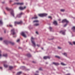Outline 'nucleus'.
<instances>
[{
    "instance_id": "nucleus-25",
    "label": "nucleus",
    "mask_w": 75,
    "mask_h": 75,
    "mask_svg": "<svg viewBox=\"0 0 75 75\" xmlns=\"http://www.w3.org/2000/svg\"><path fill=\"white\" fill-rule=\"evenodd\" d=\"M60 11L62 12H64L65 11V10L64 9H61Z\"/></svg>"
},
{
    "instance_id": "nucleus-8",
    "label": "nucleus",
    "mask_w": 75,
    "mask_h": 75,
    "mask_svg": "<svg viewBox=\"0 0 75 75\" xmlns=\"http://www.w3.org/2000/svg\"><path fill=\"white\" fill-rule=\"evenodd\" d=\"M66 22L67 23H68L69 22L66 19H64L62 21V23H64Z\"/></svg>"
},
{
    "instance_id": "nucleus-27",
    "label": "nucleus",
    "mask_w": 75,
    "mask_h": 75,
    "mask_svg": "<svg viewBox=\"0 0 75 75\" xmlns=\"http://www.w3.org/2000/svg\"><path fill=\"white\" fill-rule=\"evenodd\" d=\"M2 24H3V22L1 20H0V24L2 25Z\"/></svg>"
},
{
    "instance_id": "nucleus-48",
    "label": "nucleus",
    "mask_w": 75,
    "mask_h": 75,
    "mask_svg": "<svg viewBox=\"0 0 75 75\" xmlns=\"http://www.w3.org/2000/svg\"><path fill=\"white\" fill-rule=\"evenodd\" d=\"M0 69H2V67H0Z\"/></svg>"
},
{
    "instance_id": "nucleus-5",
    "label": "nucleus",
    "mask_w": 75,
    "mask_h": 75,
    "mask_svg": "<svg viewBox=\"0 0 75 75\" xmlns=\"http://www.w3.org/2000/svg\"><path fill=\"white\" fill-rule=\"evenodd\" d=\"M23 23V22L22 21H20V22H17L15 21L14 22V24H15V26L16 25V24H22Z\"/></svg>"
},
{
    "instance_id": "nucleus-46",
    "label": "nucleus",
    "mask_w": 75,
    "mask_h": 75,
    "mask_svg": "<svg viewBox=\"0 0 75 75\" xmlns=\"http://www.w3.org/2000/svg\"><path fill=\"white\" fill-rule=\"evenodd\" d=\"M35 75H38V74H35Z\"/></svg>"
},
{
    "instance_id": "nucleus-53",
    "label": "nucleus",
    "mask_w": 75,
    "mask_h": 75,
    "mask_svg": "<svg viewBox=\"0 0 75 75\" xmlns=\"http://www.w3.org/2000/svg\"><path fill=\"white\" fill-rule=\"evenodd\" d=\"M12 2V1H10V2Z\"/></svg>"
},
{
    "instance_id": "nucleus-34",
    "label": "nucleus",
    "mask_w": 75,
    "mask_h": 75,
    "mask_svg": "<svg viewBox=\"0 0 75 75\" xmlns=\"http://www.w3.org/2000/svg\"><path fill=\"white\" fill-rule=\"evenodd\" d=\"M39 70H42V69L41 67H40V69H39Z\"/></svg>"
},
{
    "instance_id": "nucleus-45",
    "label": "nucleus",
    "mask_w": 75,
    "mask_h": 75,
    "mask_svg": "<svg viewBox=\"0 0 75 75\" xmlns=\"http://www.w3.org/2000/svg\"><path fill=\"white\" fill-rule=\"evenodd\" d=\"M33 63H35V62L33 61Z\"/></svg>"
},
{
    "instance_id": "nucleus-20",
    "label": "nucleus",
    "mask_w": 75,
    "mask_h": 75,
    "mask_svg": "<svg viewBox=\"0 0 75 75\" xmlns=\"http://www.w3.org/2000/svg\"><path fill=\"white\" fill-rule=\"evenodd\" d=\"M21 73H22V72H21V71H20V72H18V73H17V75H20Z\"/></svg>"
},
{
    "instance_id": "nucleus-17",
    "label": "nucleus",
    "mask_w": 75,
    "mask_h": 75,
    "mask_svg": "<svg viewBox=\"0 0 75 75\" xmlns=\"http://www.w3.org/2000/svg\"><path fill=\"white\" fill-rule=\"evenodd\" d=\"M35 17H33L32 18V19L38 18V17L37 16H36V15H35Z\"/></svg>"
},
{
    "instance_id": "nucleus-2",
    "label": "nucleus",
    "mask_w": 75,
    "mask_h": 75,
    "mask_svg": "<svg viewBox=\"0 0 75 75\" xmlns=\"http://www.w3.org/2000/svg\"><path fill=\"white\" fill-rule=\"evenodd\" d=\"M34 38L33 37H32L31 39V41L32 42V44L33 45V47H36V45L35 44V41H34Z\"/></svg>"
},
{
    "instance_id": "nucleus-11",
    "label": "nucleus",
    "mask_w": 75,
    "mask_h": 75,
    "mask_svg": "<svg viewBox=\"0 0 75 75\" xmlns=\"http://www.w3.org/2000/svg\"><path fill=\"white\" fill-rule=\"evenodd\" d=\"M21 35H22L24 38H26V35L25 34L24 32H22L21 33Z\"/></svg>"
},
{
    "instance_id": "nucleus-43",
    "label": "nucleus",
    "mask_w": 75,
    "mask_h": 75,
    "mask_svg": "<svg viewBox=\"0 0 75 75\" xmlns=\"http://www.w3.org/2000/svg\"><path fill=\"white\" fill-rule=\"evenodd\" d=\"M36 33L37 34H38V31H36Z\"/></svg>"
},
{
    "instance_id": "nucleus-1",
    "label": "nucleus",
    "mask_w": 75,
    "mask_h": 75,
    "mask_svg": "<svg viewBox=\"0 0 75 75\" xmlns=\"http://www.w3.org/2000/svg\"><path fill=\"white\" fill-rule=\"evenodd\" d=\"M6 10L8 11H11V14L14 17V14L13 13V9H10L8 7H6Z\"/></svg>"
},
{
    "instance_id": "nucleus-23",
    "label": "nucleus",
    "mask_w": 75,
    "mask_h": 75,
    "mask_svg": "<svg viewBox=\"0 0 75 75\" xmlns=\"http://www.w3.org/2000/svg\"><path fill=\"white\" fill-rule=\"evenodd\" d=\"M34 26H38L39 25V23H37L34 24Z\"/></svg>"
},
{
    "instance_id": "nucleus-19",
    "label": "nucleus",
    "mask_w": 75,
    "mask_h": 75,
    "mask_svg": "<svg viewBox=\"0 0 75 75\" xmlns=\"http://www.w3.org/2000/svg\"><path fill=\"white\" fill-rule=\"evenodd\" d=\"M9 68L10 70L12 69L13 68V67H12V66H9Z\"/></svg>"
},
{
    "instance_id": "nucleus-42",
    "label": "nucleus",
    "mask_w": 75,
    "mask_h": 75,
    "mask_svg": "<svg viewBox=\"0 0 75 75\" xmlns=\"http://www.w3.org/2000/svg\"><path fill=\"white\" fill-rule=\"evenodd\" d=\"M66 75H70V74H69V73H68V74H66Z\"/></svg>"
},
{
    "instance_id": "nucleus-39",
    "label": "nucleus",
    "mask_w": 75,
    "mask_h": 75,
    "mask_svg": "<svg viewBox=\"0 0 75 75\" xmlns=\"http://www.w3.org/2000/svg\"><path fill=\"white\" fill-rule=\"evenodd\" d=\"M58 48L59 49H61V47H58Z\"/></svg>"
},
{
    "instance_id": "nucleus-54",
    "label": "nucleus",
    "mask_w": 75,
    "mask_h": 75,
    "mask_svg": "<svg viewBox=\"0 0 75 75\" xmlns=\"http://www.w3.org/2000/svg\"><path fill=\"white\" fill-rule=\"evenodd\" d=\"M27 40H26V42H27Z\"/></svg>"
},
{
    "instance_id": "nucleus-50",
    "label": "nucleus",
    "mask_w": 75,
    "mask_h": 75,
    "mask_svg": "<svg viewBox=\"0 0 75 75\" xmlns=\"http://www.w3.org/2000/svg\"><path fill=\"white\" fill-rule=\"evenodd\" d=\"M4 33H6V31L5 30L4 31Z\"/></svg>"
},
{
    "instance_id": "nucleus-31",
    "label": "nucleus",
    "mask_w": 75,
    "mask_h": 75,
    "mask_svg": "<svg viewBox=\"0 0 75 75\" xmlns=\"http://www.w3.org/2000/svg\"><path fill=\"white\" fill-rule=\"evenodd\" d=\"M49 28H50V31H51V30H52V27H50Z\"/></svg>"
},
{
    "instance_id": "nucleus-15",
    "label": "nucleus",
    "mask_w": 75,
    "mask_h": 75,
    "mask_svg": "<svg viewBox=\"0 0 75 75\" xmlns=\"http://www.w3.org/2000/svg\"><path fill=\"white\" fill-rule=\"evenodd\" d=\"M53 64L55 65H58L59 64V63H55L54 62H53Z\"/></svg>"
},
{
    "instance_id": "nucleus-3",
    "label": "nucleus",
    "mask_w": 75,
    "mask_h": 75,
    "mask_svg": "<svg viewBox=\"0 0 75 75\" xmlns=\"http://www.w3.org/2000/svg\"><path fill=\"white\" fill-rule=\"evenodd\" d=\"M4 42L6 44H7L8 43H10V44L13 45L14 44V43L13 42H12L10 41L8 42L7 40H4Z\"/></svg>"
},
{
    "instance_id": "nucleus-37",
    "label": "nucleus",
    "mask_w": 75,
    "mask_h": 75,
    "mask_svg": "<svg viewBox=\"0 0 75 75\" xmlns=\"http://www.w3.org/2000/svg\"><path fill=\"white\" fill-rule=\"evenodd\" d=\"M69 44H70V45H72V44L71 43V42H69Z\"/></svg>"
},
{
    "instance_id": "nucleus-4",
    "label": "nucleus",
    "mask_w": 75,
    "mask_h": 75,
    "mask_svg": "<svg viewBox=\"0 0 75 75\" xmlns=\"http://www.w3.org/2000/svg\"><path fill=\"white\" fill-rule=\"evenodd\" d=\"M47 15V13L40 14H38V16L40 17H43L46 16Z\"/></svg>"
},
{
    "instance_id": "nucleus-35",
    "label": "nucleus",
    "mask_w": 75,
    "mask_h": 75,
    "mask_svg": "<svg viewBox=\"0 0 75 75\" xmlns=\"http://www.w3.org/2000/svg\"><path fill=\"white\" fill-rule=\"evenodd\" d=\"M67 23H66V24H65V25H64V27H66V26H67Z\"/></svg>"
},
{
    "instance_id": "nucleus-38",
    "label": "nucleus",
    "mask_w": 75,
    "mask_h": 75,
    "mask_svg": "<svg viewBox=\"0 0 75 75\" xmlns=\"http://www.w3.org/2000/svg\"><path fill=\"white\" fill-rule=\"evenodd\" d=\"M37 45L38 47H39L40 46V45L37 44Z\"/></svg>"
},
{
    "instance_id": "nucleus-40",
    "label": "nucleus",
    "mask_w": 75,
    "mask_h": 75,
    "mask_svg": "<svg viewBox=\"0 0 75 75\" xmlns=\"http://www.w3.org/2000/svg\"><path fill=\"white\" fill-rule=\"evenodd\" d=\"M2 39H3L2 38H0V40H2Z\"/></svg>"
},
{
    "instance_id": "nucleus-10",
    "label": "nucleus",
    "mask_w": 75,
    "mask_h": 75,
    "mask_svg": "<svg viewBox=\"0 0 75 75\" xmlns=\"http://www.w3.org/2000/svg\"><path fill=\"white\" fill-rule=\"evenodd\" d=\"M26 8V6H24V7L20 6L19 7V9L21 10H23L25 9Z\"/></svg>"
},
{
    "instance_id": "nucleus-36",
    "label": "nucleus",
    "mask_w": 75,
    "mask_h": 75,
    "mask_svg": "<svg viewBox=\"0 0 75 75\" xmlns=\"http://www.w3.org/2000/svg\"><path fill=\"white\" fill-rule=\"evenodd\" d=\"M1 53V50H0V53ZM2 56V55L0 54V57H1Z\"/></svg>"
},
{
    "instance_id": "nucleus-12",
    "label": "nucleus",
    "mask_w": 75,
    "mask_h": 75,
    "mask_svg": "<svg viewBox=\"0 0 75 75\" xmlns=\"http://www.w3.org/2000/svg\"><path fill=\"white\" fill-rule=\"evenodd\" d=\"M50 57L49 56H45L43 57L44 59H50Z\"/></svg>"
},
{
    "instance_id": "nucleus-41",
    "label": "nucleus",
    "mask_w": 75,
    "mask_h": 75,
    "mask_svg": "<svg viewBox=\"0 0 75 75\" xmlns=\"http://www.w3.org/2000/svg\"><path fill=\"white\" fill-rule=\"evenodd\" d=\"M73 43L74 45H75V41L73 42Z\"/></svg>"
},
{
    "instance_id": "nucleus-9",
    "label": "nucleus",
    "mask_w": 75,
    "mask_h": 75,
    "mask_svg": "<svg viewBox=\"0 0 75 75\" xmlns=\"http://www.w3.org/2000/svg\"><path fill=\"white\" fill-rule=\"evenodd\" d=\"M11 33H12L13 35H15L16 34V33L14 32V29H12L11 30Z\"/></svg>"
},
{
    "instance_id": "nucleus-24",
    "label": "nucleus",
    "mask_w": 75,
    "mask_h": 75,
    "mask_svg": "<svg viewBox=\"0 0 75 75\" xmlns=\"http://www.w3.org/2000/svg\"><path fill=\"white\" fill-rule=\"evenodd\" d=\"M72 29L74 31H75V26H73L72 28Z\"/></svg>"
},
{
    "instance_id": "nucleus-32",
    "label": "nucleus",
    "mask_w": 75,
    "mask_h": 75,
    "mask_svg": "<svg viewBox=\"0 0 75 75\" xmlns=\"http://www.w3.org/2000/svg\"><path fill=\"white\" fill-rule=\"evenodd\" d=\"M20 41V40L18 39V40H17L16 42H19Z\"/></svg>"
},
{
    "instance_id": "nucleus-16",
    "label": "nucleus",
    "mask_w": 75,
    "mask_h": 75,
    "mask_svg": "<svg viewBox=\"0 0 75 75\" xmlns=\"http://www.w3.org/2000/svg\"><path fill=\"white\" fill-rule=\"evenodd\" d=\"M27 56L28 57H31V55L30 54H27Z\"/></svg>"
},
{
    "instance_id": "nucleus-14",
    "label": "nucleus",
    "mask_w": 75,
    "mask_h": 75,
    "mask_svg": "<svg viewBox=\"0 0 75 75\" xmlns=\"http://www.w3.org/2000/svg\"><path fill=\"white\" fill-rule=\"evenodd\" d=\"M60 33H62V34L63 35H65V31L62 30L60 32Z\"/></svg>"
},
{
    "instance_id": "nucleus-33",
    "label": "nucleus",
    "mask_w": 75,
    "mask_h": 75,
    "mask_svg": "<svg viewBox=\"0 0 75 75\" xmlns=\"http://www.w3.org/2000/svg\"><path fill=\"white\" fill-rule=\"evenodd\" d=\"M48 18H50L51 19H52V18L51 16H49Z\"/></svg>"
},
{
    "instance_id": "nucleus-47",
    "label": "nucleus",
    "mask_w": 75,
    "mask_h": 75,
    "mask_svg": "<svg viewBox=\"0 0 75 75\" xmlns=\"http://www.w3.org/2000/svg\"><path fill=\"white\" fill-rule=\"evenodd\" d=\"M4 3H5V2H2V3L3 4H4Z\"/></svg>"
},
{
    "instance_id": "nucleus-49",
    "label": "nucleus",
    "mask_w": 75,
    "mask_h": 75,
    "mask_svg": "<svg viewBox=\"0 0 75 75\" xmlns=\"http://www.w3.org/2000/svg\"><path fill=\"white\" fill-rule=\"evenodd\" d=\"M58 21H61V19H59L58 20Z\"/></svg>"
},
{
    "instance_id": "nucleus-30",
    "label": "nucleus",
    "mask_w": 75,
    "mask_h": 75,
    "mask_svg": "<svg viewBox=\"0 0 75 75\" xmlns=\"http://www.w3.org/2000/svg\"><path fill=\"white\" fill-rule=\"evenodd\" d=\"M61 64L62 65H66V64L63 63H61Z\"/></svg>"
},
{
    "instance_id": "nucleus-6",
    "label": "nucleus",
    "mask_w": 75,
    "mask_h": 75,
    "mask_svg": "<svg viewBox=\"0 0 75 75\" xmlns=\"http://www.w3.org/2000/svg\"><path fill=\"white\" fill-rule=\"evenodd\" d=\"M24 4L23 3H14L13 5H23Z\"/></svg>"
},
{
    "instance_id": "nucleus-28",
    "label": "nucleus",
    "mask_w": 75,
    "mask_h": 75,
    "mask_svg": "<svg viewBox=\"0 0 75 75\" xmlns=\"http://www.w3.org/2000/svg\"><path fill=\"white\" fill-rule=\"evenodd\" d=\"M63 54L65 55V56H67V53H64V54Z\"/></svg>"
},
{
    "instance_id": "nucleus-13",
    "label": "nucleus",
    "mask_w": 75,
    "mask_h": 75,
    "mask_svg": "<svg viewBox=\"0 0 75 75\" xmlns=\"http://www.w3.org/2000/svg\"><path fill=\"white\" fill-rule=\"evenodd\" d=\"M53 24L56 25H57V21H54L53 22Z\"/></svg>"
},
{
    "instance_id": "nucleus-52",
    "label": "nucleus",
    "mask_w": 75,
    "mask_h": 75,
    "mask_svg": "<svg viewBox=\"0 0 75 75\" xmlns=\"http://www.w3.org/2000/svg\"><path fill=\"white\" fill-rule=\"evenodd\" d=\"M42 50H43V48H42Z\"/></svg>"
},
{
    "instance_id": "nucleus-22",
    "label": "nucleus",
    "mask_w": 75,
    "mask_h": 75,
    "mask_svg": "<svg viewBox=\"0 0 75 75\" xmlns=\"http://www.w3.org/2000/svg\"><path fill=\"white\" fill-rule=\"evenodd\" d=\"M7 56V54H4L3 55V56L5 57H6Z\"/></svg>"
},
{
    "instance_id": "nucleus-21",
    "label": "nucleus",
    "mask_w": 75,
    "mask_h": 75,
    "mask_svg": "<svg viewBox=\"0 0 75 75\" xmlns=\"http://www.w3.org/2000/svg\"><path fill=\"white\" fill-rule=\"evenodd\" d=\"M4 67H5L7 68L8 67V65H6V64H4Z\"/></svg>"
},
{
    "instance_id": "nucleus-29",
    "label": "nucleus",
    "mask_w": 75,
    "mask_h": 75,
    "mask_svg": "<svg viewBox=\"0 0 75 75\" xmlns=\"http://www.w3.org/2000/svg\"><path fill=\"white\" fill-rule=\"evenodd\" d=\"M55 57L58 58V59H59L60 58V57L59 56H55Z\"/></svg>"
},
{
    "instance_id": "nucleus-7",
    "label": "nucleus",
    "mask_w": 75,
    "mask_h": 75,
    "mask_svg": "<svg viewBox=\"0 0 75 75\" xmlns=\"http://www.w3.org/2000/svg\"><path fill=\"white\" fill-rule=\"evenodd\" d=\"M23 14V13L22 12L21 13L19 14H18L17 16V17L20 18L21 17V16Z\"/></svg>"
},
{
    "instance_id": "nucleus-44",
    "label": "nucleus",
    "mask_w": 75,
    "mask_h": 75,
    "mask_svg": "<svg viewBox=\"0 0 75 75\" xmlns=\"http://www.w3.org/2000/svg\"><path fill=\"white\" fill-rule=\"evenodd\" d=\"M36 72L38 73H39V71H36Z\"/></svg>"
},
{
    "instance_id": "nucleus-18",
    "label": "nucleus",
    "mask_w": 75,
    "mask_h": 75,
    "mask_svg": "<svg viewBox=\"0 0 75 75\" xmlns=\"http://www.w3.org/2000/svg\"><path fill=\"white\" fill-rule=\"evenodd\" d=\"M7 26L8 27H11V28L12 27H13L12 25H7Z\"/></svg>"
},
{
    "instance_id": "nucleus-26",
    "label": "nucleus",
    "mask_w": 75,
    "mask_h": 75,
    "mask_svg": "<svg viewBox=\"0 0 75 75\" xmlns=\"http://www.w3.org/2000/svg\"><path fill=\"white\" fill-rule=\"evenodd\" d=\"M39 22V21L38 20H35V21H33V23H35V22Z\"/></svg>"
},
{
    "instance_id": "nucleus-51",
    "label": "nucleus",
    "mask_w": 75,
    "mask_h": 75,
    "mask_svg": "<svg viewBox=\"0 0 75 75\" xmlns=\"http://www.w3.org/2000/svg\"><path fill=\"white\" fill-rule=\"evenodd\" d=\"M4 62V63H6V62Z\"/></svg>"
}]
</instances>
